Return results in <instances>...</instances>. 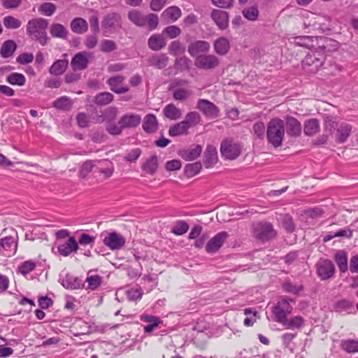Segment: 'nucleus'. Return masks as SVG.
<instances>
[{
  "instance_id": "obj_24",
  "label": "nucleus",
  "mask_w": 358,
  "mask_h": 358,
  "mask_svg": "<svg viewBox=\"0 0 358 358\" xmlns=\"http://www.w3.org/2000/svg\"><path fill=\"white\" fill-rule=\"evenodd\" d=\"M166 45V39L159 34H152L148 40V45L153 51L161 50Z\"/></svg>"
},
{
  "instance_id": "obj_60",
  "label": "nucleus",
  "mask_w": 358,
  "mask_h": 358,
  "mask_svg": "<svg viewBox=\"0 0 358 358\" xmlns=\"http://www.w3.org/2000/svg\"><path fill=\"white\" fill-rule=\"evenodd\" d=\"M53 106L56 108L64 110L70 108L71 103L67 96H62L54 101Z\"/></svg>"
},
{
  "instance_id": "obj_11",
  "label": "nucleus",
  "mask_w": 358,
  "mask_h": 358,
  "mask_svg": "<svg viewBox=\"0 0 358 358\" xmlns=\"http://www.w3.org/2000/svg\"><path fill=\"white\" fill-rule=\"evenodd\" d=\"M91 53L83 51L76 54L71 59V66L73 71H82L87 68L89 64L88 57Z\"/></svg>"
},
{
  "instance_id": "obj_35",
  "label": "nucleus",
  "mask_w": 358,
  "mask_h": 358,
  "mask_svg": "<svg viewBox=\"0 0 358 358\" xmlns=\"http://www.w3.org/2000/svg\"><path fill=\"white\" fill-rule=\"evenodd\" d=\"M334 260L341 273L348 271V255L344 250H338L334 255Z\"/></svg>"
},
{
  "instance_id": "obj_31",
  "label": "nucleus",
  "mask_w": 358,
  "mask_h": 358,
  "mask_svg": "<svg viewBox=\"0 0 358 358\" xmlns=\"http://www.w3.org/2000/svg\"><path fill=\"white\" fill-rule=\"evenodd\" d=\"M303 127V131L306 136H314L320 129V122L315 118L309 119L304 122Z\"/></svg>"
},
{
  "instance_id": "obj_38",
  "label": "nucleus",
  "mask_w": 358,
  "mask_h": 358,
  "mask_svg": "<svg viewBox=\"0 0 358 358\" xmlns=\"http://www.w3.org/2000/svg\"><path fill=\"white\" fill-rule=\"evenodd\" d=\"M158 168V158L153 155L148 158L143 164L142 169L148 174L154 175Z\"/></svg>"
},
{
  "instance_id": "obj_19",
  "label": "nucleus",
  "mask_w": 358,
  "mask_h": 358,
  "mask_svg": "<svg viewBox=\"0 0 358 358\" xmlns=\"http://www.w3.org/2000/svg\"><path fill=\"white\" fill-rule=\"evenodd\" d=\"M169 57L164 53L152 54L147 59L148 65L158 69L165 68L169 63Z\"/></svg>"
},
{
  "instance_id": "obj_49",
  "label": "nucleus",
  "mask_w": 358,
  "mask_h": 358,
  "mask_svg": "<svg viewBox=\"0 0 358 358\" xmlns=\"http://www.w3.org/2000/svg\"><path fill=\"white\" fill-rule=\"evenodd\" d=\"M189 229V224L184 220H178L171 229V232L177 236L185 234Z\"/></svg>"
},
{
  "instance_id": "obj_64",
  "label": "nucleus",
  "mask_w": 358,
  "mask_h": 358,
  "mask_svg": "<svg viewBox=\"0 0 358 358\" xmlns=\"http://www.w3.org/2000/svg\"><path fill=\"white\" fill-rule=\"evenodd\" d=\"M338 126L335 119L331 116H325L324 119V127L325 130L332 132Z\"/></svg>"
},
{
  "instance_id": "obj_41",
  "label": "nucleus",
  "mask_w": 358,
  "mask_h": 358,
  "mask_svg": "<svg viewBox=\"0 0 358 358\" xmlns=\"http://www.w3.org/2000/svg\"><path fill=\"white\" fill-rule=\"evenodd\" d=\"M188 129H189L186 126V123H185L183 121H181L169 128V134L173 137L187 134Z\"/></svg>"
},
{
  "instance_id": "obj_58",
  "label": "nucleus",
  "mask_w": 358,
  "mask_h": 358,
  "mask_svg": "<svg viewBox=\"0 0 358 358\" xmlns=\"http://www.w3.org/2000/svg\"><path fill=\"white\" fill-rule=\"evenodd\" d=\"M352 303L347 299L338 301L334 304V308L337 312L346 311L352 307Z\"/></svg>"
},
{
  "instance_id": "obj_21",
  "label": "nucleus",
  "mask_w": 358,
  "mask_h": 358,
  "mask_svg": "<svg viewBox=\"0 0 358 358\" xmlns=\"http://www.w3.org/2000/svg\"><path fill=\"white\" fill-rule=\"evenodd\" d=\"M124 80V77L122 76H116L108 79L107 83L110 86V90L116 94H124L129 90V87H122L121 84Z\"/></svg>"
},
{
  "instance_id": "obj_15",
  "label": "nucleus",
  "mask_w": 358,
  "mask_h": 358,
  "mask_svg": "<svg viewBox=\"0 0 358 358\" xmlns=\"http://www.w3.org/2000/svg\"><path fill=\"white\" fill-rule=\"evenodd\" d=\"M210 17L217 27L221 30L226 29L229 26V13L222 10L213 9Z\"/></svg>"
},
{
  "instance_id": "obj_9",
  "label": "nucleus",
  "mask_w": 358,
  "mask_h": 358,
  "mask_svg": "<svg viewBox=\"0 0 358 358\" xmlns=\"http://www.w3.org/2000/svg\"><path fill=\"white\" fill-rule=\"evenodd\" d=\"M196 108L208 117L215 118L219 115V108L208 100L199 99Z\"/></svg>"
},
{
  "instance_id": "obj_53",
  "label": "nucleus",
  "mask_w": 358,
  "mask_h": 358,
  "mask_svg": "<svg viewBox=\"0 0 358 358\" xmlns=\"http://www.w3.org/2000/svg\"><path fill=\"white\" fill-rule=\"evenodd\" d=\"M117 48V44L115 41L109 39H104L101 41L100 50L105 53H109L115 50Z\"/></svg>"
},
{
  "instance_id": "obj_3",
  "label": "nucleus",
  "mask_w": 358,
  "mask_h": 358,
  "mask_svg": "<svg viewBox=\"0 0 358 358\" xmlns=\"http://www.w3.org/2000/svg\"><path fill=\"white\" fill-rule=\"evenodd\" d=\"M325 55L322 51H312L302 61L303 68L309 73H316L322 66Z\"/></svg>"
},
{
  "instance_id": "obj_37",
  "label": "nucleus",
  "mask_w": 358,
  "mask_h": 358,
  "mask_svg": "<svg viewBox=\"0 0 358 358\" xmlns=\"http://www.w3.org/2000/svg\"><path fill=\"white\" fill-rule=\"evenodd\" d=\"M50 33L54 38L66 39L68 36V31L65 27L59 23H53L50 27Z\"/></svg>"
},
{
  "instance_id": "obj_62",
  "label": "nucleus",
  "mask_w": 358,
  "mask_h": 358,
  "mask_svg": "<svg viewBox=\"0 0 358 358\" xmlns=\"http://www.w3.org/2000/svg\"><path fill=\"white\" fill-rule=\"evenodd\" d=\"M86 281L88 283V288L94 290L101 285V278L99 275H91L87 278Z\"/></svg>"
},
{
  "instance_id": "obj_51",
  "label": "nucleus",
  "mask_w": 358,
  "mask_h": 358,
  "mask_svg": "<svg viewBox=\"0 0 358 358\" xmlns=\"http://www.w3.org/2000/svg\"><path fill=\"white\" fill-rule=\"evenodd\" d=\"M185 48L178 41H172L169 46V52L170 55L177 56L183 54Z\"/></svg>"
},
{
  "instance_id": "obj_54",
  "label": "nucleus",
  "mask_w": 358,
  "mask_h": 358,
  "mask_svg": "<svg viewBox=\"0 0 358 358\" xmlns=\"http://www.w3.org/2000/svg\"><path fill=\"white\" fill-rule=\"evenodd\" d=\"M243 15L248 20L255 21L259 16V10L256 6H251L243 10Z\"/></svg>"
},
{
  "instance_id": "obj_30",
  "label": "nucleus",
  "mask_w": 358,
  "mask_h": 358,
  "mask_svg": "<svg viewBox=\"0 0 358 358\" xmlns=\"http://www.w3.org/2000/svg\"><path fill=\"white\" fill-rule=\"evenodd\" d=\"M213 47L217 54L225 55L230 50V43L227 38L220 37L215 41Z\"/></svg>"
},
{
  "instance_id": "obj_12",
  "label": "nucleus",
  "mask_w": 358,
  "mask_h": 358,
  "mask_svg": "<svg viewBox=\"0 0 358 358\" xmlns=\"http://www.w3.org/2000/svg\"><path fill=\"white\" fill-rule=\"evenodd\" d=\"M17 244L12 236H6L0 239V255L4 257H10L15 254Z\"/></svg>"
},
{
  "instance_id": "obj_5",
  "label": "nucleus",
  "mask_w": 358,
  "mask_h": 358,
  "mask_svg": "<svg viewBox=\"0 0 358 358\" xmlns=\"http://www.w3.org/2000/svg\"><path fill=\"white\" fill-rule=\"evenodd\" d=\"M316 273L322 280L332 278L335 274L334 263L328 259H320L315 264Z\"/></svg>"
},
{
  "instance_id": "obj_22",
  "label": "nucleus",
  "mask_w": 358,
  "mask_h": 358,
  "mask_svg": "<svg viewBox=\"0 0 358 358\" xmlns=\"http://www.w3.org/2000/svg\"><path fill=\"white\" fill-rule=\"evenodd\" d=\"M78 243L74 237H70L68 241L58 246V252L59 255L67 257L71 252H76L78 250Z\"/></svg>"
},
{
  "instance_id": "obj_4",
  "label": "nucleus",
  "mask_w": 358,
  "mask_h": 358,
  "mask_svg": "<svg viewBox=\"0 0 358 358\" xmlns=\"http://www.w3.org/2000/svg\"><path fill=\"white\" fill-rule=\"evenodd\" d=\"M253 232L255 238L262 241L273 238L277 234L272 224L268 222H262L256 224L254 226Z\"/></svg>"
},
{
  "instance_id": "obj_34",
  "label": "nucleus",
  "mask_w": 358,
  "mask_h": 358,
  "mask_svg": "<svg viewBox=\"0 0 358 358\" xmlns=\"http://www.w3.org/2000/svg\"><path fill=\"white\" fill-rule=\"evenodd\" d=\"M62 285L66 289H76L83 285L81 280L71 274H66L62 279Z\"/></svg>"
},
{
  "instance_id": "obj_14",
  "label": "nucleus",
  "mask_w": 358,
  "mask_h": 358,
  "mask_svg": "<svg viewBox=\"0 0 358 358\" xmlns=\"http://www.w3.org/2000/svg\"><path fill=\"white\" fill-rule=\"evenodd\" d=\"M102 26L110 30H118L122 27V17L119 13L107 14L102 20Z\"/></svg>"
},
{
  "instance_id": "obj_36",
  "label": "nucleus",
  "mask_w": 358,
  "mask_h": 358,
  "mask_svg": "<svg viewBox=\"0 0 358 358\" xmlns=\"http://www.w3.org/2000/svg\"><path fill=\"white\" fill-rule=\"evenodd\" d=\"M129 20L138 27H144L146 24V18L141 12L138 10H131L128 13Z\"/></svg>"
},
{
  "instance_id": "obj_33",
  "label": "nucleus",
  "mask_w": 358,
  "mask_h": 358,
  "mask_svg": "<svg viewBox=\"0 0 358 358\" xmlns=\"http://www.w3.org/2000/svg\"><path fill=\"white\" fill-rule=\"evenodd\" d=\"M164 115L170 120H177L182 116V112L173 103L167 104L163 109Z\"/></svg>"
},
{
  "instance_id": "obj_39",
  "label": "nucleus",
  "mask_w": 358,
  "mask_h": 358,
  "mask_svg": "<svg viewBox=\"0 0 358 358\" xmlns=\"http://www.w3.org/2000/svg\"><path fill=\"white\" fill-rule=\"evenodd\" d=\"M182 15L181 10L175 6L167 8L162 14V17L166 20L176 22Z\"/></svg>"
},
{
  "instance_id": "obj_25",
  "label": "nucleus",
  "mask_w": 358,
  "mask_h": 358,
  "mask_svg": "<svg viewBox=\"0 0 358 358\" xmlns=\"http://www.w3.org/2000/svg\"><path fill=\"white\" fill-rule=\"evenodd\" d=\"M158 124L156 116L150 113L145 116L142 127L146 133L152 134L157 130Z\"/></svg>"
},
{
  "instance_id": "obj_59",
  "label": "nucleus",
  "mask_w": 358,
  "mask_h": 358,
  "mask_svg": "<svg viewBox=\"0 0 358 358\" xmlns=\"http://www.w3.org/2000/svg\"><path fill=\"white\" fill-rule=\"evenodd\" d=\"M36 268V264L33 261H26L19 266L18 270L23 275H27Z\"/></svg>"
},
{
  "instance_id": "obj_45",
  "label": "nucleus",
  "mask_w": 358,
  "mask_h": 358,
  "mask_svg": "<svg viewBox=\"0 0 358 358\" xmlns=\"http://www.w3.org/2000/svg\"><path fill=\"white\" fill-rule=\"evenodd\" d=\"M99 160H87L82 164L80 169V176L85 178L94 167L97 166Z\"/></svg>"
},
{
  "instance_id": "obj_26",
  "label": "nucleus",
  "mask_w": 358,
  "mask_h": 358,
  "mask_svg": "<svg viewBox=\"0 0 358 358\" xmlns=\"http://www.w3.org/2000/svg\"><path fill=\"white\" fill-rule=\"evenodd\" d=\"M141 121V116L136 114H126L119 120V124L124 128L137 127Z\"/></svg>"
},
{
  "instance_id": "obj_56",
  "label": "nucleus",
  "mask_w": 358,
  "mask_h": 358,
  "mask_svg": "<svg viewBox=\"0 0 358 358\" xmlns=\"http://www.w3.org/2000/svg\"><path fill=\"white\" fill-rule=\"evenodd\" d=\"M282 288L286 292L298 294L300 292L303 290L302 285H296L290 281H286L282 285Z\"/></svg>"
},
{
  "instance_id": "obj_55",
  "label": "nucleus",
  "mask_w": 358,
  "mask_h": 358,
  "mask_svg": "<svg viewBox=\"0 0 358 358\" xmlns=\"http://www.w3.org/2000/svg\"><path fill=\"white\" fill-rule=\"evenodd\" d=\"M191 64V60L185 57H180L176 59L175 67L179 70H188Z\"/></svg>"
},
{
  "instance_id": "obj_43",
  "label": "nucleus",
  "mask_w": 358,
  "mask_h": 358,
  "mask_svg": "<svg viewBox=\"0 0 358 358\" xmlns=\"http://www.w3.org/2000/svg\"><path fill=\"white\" fill-rule=\"evenodd\" d=\"M113 98L114 96L110 92H100L95 96L94 103L99 106H105L112 102Z\"/></svg>"
},
{
  "instance_id": "obj_17",
  "label": "nucleus",
  "mask_w": 358,
  "mask_h": 358,
  "mask_svg": "<svg viewBox=\"0 0 358 358\" xmlns=\"http://www.w3.org/2000/svg\"><path fill=\"white\" fill-rule=\"evenodd\" d=\"M210 43L206 41H196L188 45L187 51L192 57H197L203 53L208 52Z\"/></svg>"
},
{
  "instance_id": "obj_63",
  "label": "nucleus",
  "mask_w": 358,
  "mask_h": 358,
  "mask_svg": "<svg viewBox=\"0 0 358 358\" xmlns=\"http://www.w3.org/2000/svg\"><path fill=\"white\" fill-rule=\"evenodd\" d=\"M146 23H148V27L150 30L155 29L159 24L158 16L154 13H150L145 15Z\"/></svg>"
},
{
  "instance_id": "obj_29",
  "label": "nucleus",
  "mask_w": 358,
  "mask_h": 358,
  "mask_svg": "<svg viewBox=\"0 0 358 358\" xmlns=\"http://www.w3.org/2000/svg\"><path fill=\"white\" fill-rule=\"evenodd\" d=\"M70 27L73 32L77 34H83L88 29V23L82 17H76L71 21Z\"/></svg>"
},
{
  "instance_id": "obj_13",
  "label": "nucleus",
  "mask_w": 358,
  "mask_h": 358,
  "mask_svg": "<svg viewBox=\"0 0 358 358\" xmlns=\"http://www.w3.org/2000/svg\"><path fill=\"white\" fill-rule=\"evenodd\" d=\"M103 243L110 250H120L125 244V238L115 231L109 233L103 241Z\"/></svg>"
},
{
  "instance_id": "obj_50",
  "label": "nucleus",
  "mask_w": 358,
  "mask_h": 358,
  "mask_svg": "<svg viewBox=\"0 0 358 358\" xmlns=\"http://www.w3.org/2000/svg\"><path fill=\"white\" fill-rule=\"evenodd\" d=\"M3 23L8 29H16L22 25V22L13 16H6L3 19Z\"/></svg>"
},
{
  "instance_id": "obj_57",
  "label": "nucleus",
  "mask_w": 358,
  "mask_h": 358,
  "mask_svg": "<svg viewBox=\"0 0 358 358\" xmlns=\"http://www.w3.org/2000/svg\"><path fill=\"white\" fill-rule=\"evenodd\" d=\"M38 10L46 16H51L56 10V6L52 3H42Z\"/></svg>"
},
{
  "instance_id": "obj_7",
  "label": "nucleus",
  "mask_w": 358,
  "mask_h": 358,
  "mask_svg": "<svg viewBox=\"0 0 358 358\" xmlns=\"http://www.w3.org/2000/svg\"><path fill=\"white\" fill-rule=\"evenodd\" d=\"M220 152L223 157L232 160L241 155V148L239 144L226 139L221 143Z\"/></svg>"
},
{
  "instance_id": "obj_52",
  "label": "nucleus",
  "mask_w": 358,
  "mask_h": 358,
  "mask_svg": "<svg viewBox=\"0 0 358 358\" xmlns=\"http://www.w3.org/2000/svg\"><path fill=\"white\" fill-rule=\"evenodd\" d=\"M192 95L190 90L185 88H178L173 91V97L176 101H185Z\"/></svg>"
},
{
  "instance_id": "obj_42",
  "label": "nucleus",
  "mask_w": 358,
  "mask_h": 358,
  "mask_svg": "<svg viewBox=\"0 0 358 358\" xmlns=\"http://www.w3.org/2000/svg\"><path fill=\"white\" fill-rule=\"evenodd\" d=\"M341 348L348 353L358 352V340L347 339L341 342Z\"/></svg>"
},
{
  "instance_id": "obj_18",
  "label": "nucleus",
  "mask_w": 358,
  "mask_h": 358,
  "mask_svg": "<svg viewBox=\"0 0 358 358\" xmlns=\"http://www.w3.org/2000/svg\"><path fill=\"white\" fill-rule=\"evenodd\" d=\"M352 131V127L351 124L341 122L336 129V142L339 144L345 143Z\"/></svg>"
},
{
  "instance_id": "obj_2",
  "label": "nucleus",
  "mask_w": 358,
  "mask_h": 358,
  "mask_svg": "<svg viewBox=\"0 0 358 358\" xmlns=\"http://www.w3.org/2000/svg\"><path fill=\"white\" fill-rule=\"evenodd\" d=\"M285 136V123L279 118L271 120L267 125L266 137L269 143L275 148L282 145Z\"/></svg>"
},
{
  "instance_id": "obj_1",
  "label": "nucleus",
  "mask_w": 358,
  "mask_h": 358,
  "mask_svg": "<svg viewBox=\"0 0 358 358\" xmlns=\"http://www.w3.org/2000/svg\"><path fill=\"white\" fill-rule=\"evenodd\" d=\"M48 25V22L46 19H32L27 24V33L31 38L38 41L41 45H45L49 40L45 31Z\"/></svg>"
},
{
  "instance_id": "obj_28",
  "label": "nucleus",
  "mask_w": 358,
  "mask_h": 358,
  "mask_svg": "<svg viewBox=\"0 0 358 358\" xmlns=\"http://www.w3.org/2000/svg\"><path fill=\"white\" fill-rule=\"evenodd\" d=\"M69 66V60L67 59H62L56 60L50 67L49 73L53 76L62 75Z\"/></svg>"
},
{
  "instance_id": "obj_61",
  "label": "nucleus",
  "mask_w": 358,
  "mask_h": 358,
  "mask_svg": "<svg viewBox=\"0 0 358 358\" xmlns=\"http://www.w3.org/2000/svg\"><path fill=\"white\" fill-rule=\"evenodd\" d=\"M180 33V29L175 25L168 26L163 30V34H166L170 38H176Z\"/></svg>"
},
{
  "instance_id": "obj_40",
  "label": "nucleus",
  "mask_w": 358,
  "mask_h": 358,
  "mask_svg": "<svg viewBox=\"0 0 358 358\" xmlns=\"http://www.w3.org/2000/svg\"><path fill=\"white\" fill-rule=\"evenodd\" d=\"M17 48L16 43L12 40L6 41L1 48L0 54L3 58L10 57L15 51Z\"/></svg>"
},
{
  "instance_id": "obj_47",
  "label": "nucleus",
  "mask_w": 358,
  "mask_h": 358,
  "mask_svg": "<svg viewBox=\"0 0 358 358\" xmlns=\"http://www.w3.org/2000/svg\"><path fill=\"white\" fill-rule=\"evenodd\" d=\"M201 120V115L199 113L192 111L189 112L184 120H182L185 123H186V126L189 129L191 127L197 124Z\"/></svg>"
},
{
  "instance_id": "obj_20",
  "label": "nucleus",
  "mask_w": 358,
  "mask_h": 358,
  "mask_svg": "<svg viewBox=\"0 0 358 358\" xmlns=\"http://www.w3.org/2000/svg\"><path fill=\"white\" fill-rule=\"evenodd\" d=\"M203 164L206 169L213 167L217 162V152L216 148L212 145L206 147L203 153Z\"/></svg>"
},
{
  "instance_id": "obj_8",
  "label": "nucleus",
  "mask_w": 358,
  "mask_h": 358,
  "mask_svg": "<svg viewBox=\"0 0 358 358\" xmlns=\"http://www.w3.org/2000/svg\"><path fill=\"white\" fill-rule=\"evenodd\" d=\"M288 299H280V300L273 308V313L275 317V321L278 323L282 322L285 317L290 315L293 308L288 303Z\"/></svg>"
},
{
  "instance_id": "obj_48",
  "label": "nucleus",
  "mask_w": 358,
  "mask_h": 358,
  "mask_svg": "<svg viewBox=\"0 0 358 358\" xmlns=\"http://www.w3.org/2000/svg\"><path fill=\"white\" fill-rule=\"evenodd\" d=\"M202 167L201 162H196L188 164L185 167V174L188 178H192L199 173Z\"/></svg>"
},
{
  "instance_id": "obj_32",
  "label": "nucleus",
  "mask_w": 358,
  "mask_h": 358,
  "mask_svg": "<svg viewBox=\"0 0 358 358\" xmlns=\"http://www.w3.org/2000/svg\"><path fill=\"white\" fill-rule=\"evenodd\" d=\"M280 324L288 329H300L304 324V319L301 316H294L290 318L287 317Z\"/></svg>"
},
{
  "instance_id": "obj_44",
  "label": "nucleus",
  "mask_w": 358,
  "mask_h": 358,
  "mask_svg": "<svg viewBox=\"0 0 358 358\" xmlns=\"http://www.w3.org/2000/svg\"><path fill=\"white\" fill-rule=\"evenodd\" d=\"M6 81L12 85L23 86L26 78L22 73H12L6 77Z\"/></svg>"
},
{
  "instance_id": "obj_16",
  "label": "nucleus",
  "mask_w": 358,
  "mask_h": 358,
  "mask_svg": "<svg viewBox=\"0 0 358 358\" xmlns=\"http://www.w3.org/2000/svg\"><path fill=\"white\" fill-rule=\"evenodd\" d=\"M287 134L292 137H299L301 134V124L300 122L295 117L288 116L286 118V123L285 124Z\"/></svg>"
},
{
  "instance_id": "obj_46",
  "label": "nucleus",
  "mask_w": 358,
  "mask_h": 358,
  "mask_svg": "<svg viewBox=\"0 0 358 358\" xmlns=\"http://www.w3.org/2000/svg\"><path fill=\"white\" fill-rule=\"evenodd\" d=\"M281 222L282 227L288 233H292L294 231L296 225L294 222L293 218L288 214L281 215Z\"/></svg>"
},
{
  "instance_id": "obj_23",
  "label": "nucleus",
  "mask_w": 358,
  "mask_h": 358,
  "mask_svg": "<svg viewBox=\"0 0 358 358\" xmlns=\"http://www.w3.org/2000/svg\"><path fill=\"white\" fill-rule=\"evenodd\" d=\"M201 151V145H197L194 148L179 150L178 155L186 161H192L200 156Z\"/></svg>"
},
{
  "instance_id": "obj_10",
  "label": "nucleus",
  "mask_w": 358,
  "mask_h": 358,
  "mask_svg": "<svg viewBox=\"0 0 358 358\" xmlns=\"http://www.w3.org/2000/svg\"><path fill=\"white\" fill-rule=\"evenodd\" d=\"M228 236L229 234L227 231L219 232L206 243V251L208 253L216 252L222 246Z\"/></svg>"
},
{
  "instance_id": "obj_27",
  "label": "nucleus",
  "mask_w": 358,
  "mask_h": 358,
  "mask_svg": "<svg viewBox=\"0 0 358 358\" xmlns=\"http://www.w3.org/2000/svg\"><path fill=\"white\" fill-rule=\"evenodd\" d=\"M98 166V172L103 174L105 179L110 178L115 171L113 164L108 159L99 160Z\"/></svg>"
},
{
  "instance_id": "obj_6",
  "label": "nucleus",
  "mask_w": 358,
  "mask_h": 358,
  "mask_svg": "<svg viewBox=\"0 0 358 358\" xmlns=\"http://www.w3.org/2000/svg\"><path fill=\"white\" fill-rule=\"evenodd\" d=\"M194 64L200 69L210 70L219 66L220 60L218 57L214 55L203 54L196 57Z\"/></svg>"
}]
</instances>
